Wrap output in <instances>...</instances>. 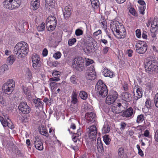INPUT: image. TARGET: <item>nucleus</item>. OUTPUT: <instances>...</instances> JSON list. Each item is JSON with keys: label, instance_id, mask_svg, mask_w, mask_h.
I'll return each mask as SVG.
<instances>
[{"label": "nucleus", "instance_id": "412c9836", "mask_svg": "<svg viewBox=\"0 0 158 158\" xmlns=\"http://www.w3.org/2000/svg\"><path fill=\"white\" fill-rule=\"evenodd\" d=\"M118 157L120 158H127V155L124 153V148L123 147L119 148L118 150Z\"/></svg>", "mask_w": 158, "mask_h": 158}, {"label": "nucleus", "instance_id": "1a4fd4ad", "mask_svg": "<svg viewBox=\"0 0 158 158\" xmlns=\"http://www.w3.org/2000/svg\"><path fill=\"white\" fill-rule=\"evenodd\" d=\"M136 51L139 54L144 53L147 49V45L144 41H139L135 45Z\"/></svg>", "mask_w": 158, "mask_h": 158}, {"label": "nucleus", "instance_id": "c756f323", "mask_svg": "<svg viewBox=\"0 0 158 158\" xmlns=\"http://www.w3.org/2000/svg\"><path fill=\"white\" fill-rule=\"evenodd\" d=\"M77 93L73 91L72 94L71 96V102L74 104H76L77 102Z\"/></svg>", "mask_w": 158, "mask_h": 158}, {"label": "nucleus", "instance_id": "e433bc0d", "mask_svg": "<svg viewBox=\"0 0 158 158\" xmlns=\"http://www.w3.org/2000/svg\"><path fill=\"white\" fill-rule=\"evenodd\" d=\"M91 2L92 6L95 9L97 8L99 4L98 0H94L91 1Z\"/></svg>", "mask_w": 158, "mask_h": 158}, {"label": "nucleus", "instance_id": "dca6fc26", "mask_svg": "<svg viewBox=\"0 0 158 158\" xmlns=\"http://www.w3.org/2000/svg\"><path fill=\"white\" fill-rule=\"evenodd\" d=\"M139 86L137 87L135 86L134 89V91L135 89H136V93L134 94V98L135 100H137L138 99L140 98L142 96V91L141 88H138Z\"/></svg>", "mask_w": 158, "mask_h": 158}, {"label": "nucleus", "instance_id": "6ab92c4d", "mask_svg": "<svg viewBox=\"0 0 158 158\" xmlns=\"http://www.w3.org/2000/svg\"><path fill=\"white\" fill-rule=\"evenodd\" d=\"M57 21L56 17L54 16H49L46 20L47 25L48 24L56 25Z\"/></svg>", "mask_w": 158, "mask_h": 158}, {"label": "nucleus", "instance_id": "69168bd1", "mask_svg": "<svg viewBox=\"0 0 158 158\" xmlns=\"http://www.w3.org/2000/svg\"><path fill=\"white\" fill-rule=\"evenodd\" d=\"M7 126L10 128L12 129L14 128V126L12 122L9 123V122L7 123Z\"/></svg>", "mask_w": 158, "mask_h": 158}, {"label": "nucleus", "instance_id": "0eeeda50", "mask_svg": "<svg viewBox=\"0 0 158 158\" xmlns=\"http://www.w3.org/2000/svg\"><path fill=\"white\" fill-rule=\"evenodd\" d=\"M84 60L81 57L75 58L73 61V67L80 71L84 69Z\"/></svg>", "mask_w": 158, "mask_h": 158}, {"label": "nucleus", "instance_id": "72a5a7b5", "mask_svg": "<svg viewBox=\"0 0 158 158\" xmlns=\"http://www.w3.org/2000/svg\"><path fill=\"white\" fill-rule=\"evenodd\" d=\"M79 96L82 99L85 100L87 97V94L85 92L82 91L80 92Z\"/></svg>", "mask_w": 158, "mask_h": 158}, {"label": "nucleus", "instance_id": "13d9d810", "mask_svg": "<svg viewBox=\"0 0 158 158\" xmlns=\"http://www.w3.org/2000/svg\"><path fill=\"white\" fill-rule=\"evenodd\" d=\"M60 72L57 71L56 70H54L53 71L52 75L53 76H57L59 77H60Z\"/></svg>", "mask_w": 158, "mask_h": 158}, {"label": "nucleus", "instance_id": "79ce46f5", "mask_svg": "<svg viewBox=\"0 0 158 158\" xmlns=\"http://www.w3.org/2000/svg\"><path fill=\"white\" fill-rule=\"evenodd\" d=\"M77 40L75 38L69 39L68 40V44L69 46H71L74 44L76 42Z\"/></svg>", "mask_w": 158, "mask_h": 158}, {"label": "nucleus", "instance_id": "c9c22d12", "mask_svg": "<svg viewBox=\"0 0 158 158\" xmlns=\"http://www.w3.org/2000/svg\"><path fill=\"white\" fill-rule=\"evenodd\" d=\"M94 48V46L93 48ZM92 46H87L86 48H84L83 50L85 53L87 54H89L92 52Z\"/></svg>", "mask_w": 158, "mask_h": 158}, {"label": "nucleus", "instance_id": "c03bdc74", "mask_svg": "<svg viewBox=\"0 0 158 158\" xmlns=\"http://www.w3.org/2000/svg\"><path fill=\"white\" fill-rule=\"evenodd\" d=\"M50 83V86L51 87V90H53L55 88L57 87L58 84L57 83L52 82Z\"/></svg>", "mask_w": 158, "mask_h": 158}, {"label": "nucleus", "instance_id": "aec40b11", "mask_svg": "<svg viewBox=\"0 0 158 158\" xmlns=\"http://www.w3.org/2000/svg\"><path fill=\"white\" fill-rule=\"evenodd\" d=\"M39 132L41 134L45 136L46 137H48L49 136V135L46 127L44 125H42L39 129Z\"/></svg>", "mask_w": 158, "mask_h": 158}, {"label": "nucleus", "instance_id": "4c0bfd02", "mask_svg": "<svg viewBox=\"0 0 158 158\" xmlns=\"http://www.w3.org/2000/svg\"><path fill=\"white\" fill-rule=\"evenodd\" d=\"M45 23H42L37 27V30L39 31H43L45 29Z\"/></svg>", "mask_w": 158, "mask_h": 158}, {"label": "nucleus", "instance_id": "20e7f679", "mask_svg": "<svg viewBox=\"0 0 158 158\" xmlns=\"http://www.w3.org/2000/svg\"><path fill=\"white\" fill-rule=\"evenodd\" d=\"M95 88L99 95L102 98L105 97L107 95L108 91L107 87L101 80L98 81Z\"/></svg>", "mask_w": 158, "mask_h": 158}, {"label": "nucleus", "instance_id": "e2e57ef3", "mask_svg": "<svg viewBox=\"0 0 158 158\" xmlns=\"http://www.w3.org/2000/svg\"><path fill=\"white\" fill-rule=\"evenodd\" d=\"M8 69V66L6 64H4L0 67V69H3L4 71L7 70Z\"/></svg>", "mask_w": 158, "mask_h": 158}, {"label": "nucleus", "instance_id": "6e6d98bb", "mask_svg": "<svg viewBox=\"0 0 158 158\" xmlns=\"http://www.w3.org/2000/svg\"><path fill=\"white\" fill-rule=\"evenodd\" d=\"M86 40L88 44H89L91 42L94 40V39L90 35H88L87 36Z\"/></svg>", "mask_w": 158, "mask_h": 158}, {"label": "nucleus", "instance_id": "6e6552de", "mask_svg": "<svg viewBox=\"0 0 158 158\" xmlns=\"http://www.w3.org/2000/svg\"><path fill=\"white\" fill-rule=\"evenodd\" d=\"M118 97L117 93L114 90H111L106 98V103L108 104H111L114 102Z\"/></svg>", "mask_w": 158, "mask_h": 158}, {"label": "nucleus", "instance_id": "3c124183", "mask_svg": "<svg viewBox=\"0 0 158 158\" xmlns=\"http://www.w3.org/2000/svg\"><path fill=\"white\" fill-rule=\"evenodd\" d=\"M0 120L3 126L4 127H6L8 122L4 120V118L2 117H0Z\"/></svg>", "mask_w": 158, "mask_h": 158}, {"label": "nucleus", "instance_id": "58836bf2", "mask_svg": "<svg viewBox=\"0 0 158 158\" xmlns=\"http://www.w3.org/2000/svg\"><path fill=\"white\" fill-rule=\"evenodd\" d=\"M87 68L86 74L90 73L91 72H95L94 69V66L93 65H91L90 67H87Z\"/></svg>", "mask_w": 158, "mask_h": 158}, {"label": "nucleus", "instance_id": "5fc2aeb1", "mask_svg": "<svg viewBox=\"0 0 158 158\" xmlns=\"http://www.w3.org/2000/svg\"><path fill=\"white\" fill-rule=\"evenodd\" d=\"M60 80L59 77V76L57 77H54L53 78H51L49 79V81H58Z\"/></svg>", "mask_w": 158, "mask_h": 158}, {"label": "nucleus", "instance_id": "4be33fe9", "mask_svg": "<svg viewBox=\"0 0 158 158\" xmlns=\"http://www.w3.org/2000/svg\"><path fill=\"white\" fill-rule=\"evenodd\" d=\"M33 102L35 104V107L36 108H39L43 106L44 103L41 101L40 98L34 99Z\"/></svg>", "mask_w": 158, "mask_h": 158}, {"label": "nucleus", "instance_id": "c85d7f7f", "mask_svg": "<svg viewBox=\"0 0 158 158\" xmlns=\"http://www.w3.org/2000/svg\"><path fill=\"white\" fill-rule=\"evenodd\" d=\"M145 117L143 114L138 115L137 117L136 122L138 123H140L143 122L145 120Z\"/></svg>", "mask_w": 158, "mask_h": 158}, {"label": "nucleus", "instance_id": "49530a36", "mask_svg": "<svg viewBox=\"0 0 158 158\" xmlns=\"http://www.w3.org/2000/svg\"><path fill=\"white\" fill-rule=\"evenodd\" d=\"M61 56V53L60 52H58L53 54V57L56 59H58Z\"/></svg>", "mask_w": 158, "mask_h": 158}, {"label": "nucleus", "instance_id": "de8ad7c7", "mask_svg": "<svg viewBox=\"0 0 158 158\" xmlns=\"http://www.w3.org/2000/svg\"><path fill=\"white\" fill-rule=\"evenodd\" d=\"M83 32L82 30L78 29L76 30L75 34L77 36H79L82 35L83 34Z\"/></svg>", "mask_w": 158, "mask_h": 158}, {"label": "nucleus", "instance_id": "f3484780", "mask_svg": "<svg viewBox=\"0 0 158 158\" xmlns=\"http://www.w3.org/2000/svg\"><path fill=\"white\" fill-rule=\"evenodd\" d=\"M31 7L33 10H36L40 7V1L38 0H32L31 3Z\"/></svg>", "mask_w": 158, "mask_h": 158}, {"label": "nucleus", "instance_id": "7c9ffc66", "mask_svg": "<svg viewBox=\"0 0 158 158\" xmlns=\"http://www.w3.org/2000/svg\"><path fill=\"white\" fill-rule=\"evenodd\" d=\"M78 81V80L75 75H73L70 78V81L73 84L77 85Z\"/></svg>", "mask_w": 158, "mask_h": 158}, {"label": "nucleus", "instance_id": "393cba45", "mask_svg": "<svg viewBox=\"0 0 158 158\" xmlns=\"http://www.w3.org/2000/svg\"><path fill=\"white\" fill-rule=\"evenodd\" d=\"M151 27L152 29H155V31L158 28V19L155 17L151 23Z\"/></svg>", "mask_w": 158, "mask_h": 158}, {"label": "nucleus", "instance_id": "423d86ee", "mask_svg": "<svg viewBox=\"0 0 158 158\" xmlns=\"http://www.w3.org/2000/svg\"><path fill=\"white\" fill-rule=\"evenodd\" d=\"M15 86V82L12 79H9L3 84L2 90L4 93L10 94L13 91Z\"/></svg>", "mask_w": 158, "mask_h": 158}, {"label": "nucleus", "instance_id": "f8f14e48", "mask_svg": "<svg viewBox=\"0 0 158 158\" xmlns=\"http://www.w3.org/2000/svg\"><path fill=\"white\" fill-rule=\"evenodd\" d=\"M32 59L33 67L35 69H39L40 65V59L39 56L36 54H35L32 56Z\"/></svg>", "mask_w": 158, "mask_h": 158}, {"label": "nucleus", "instance_id": "603ef678", "mask_svg": "<svg viewBox=\"0 0 158 158\" xmlns=\"http://www.w3.org/2000/svg\"><path fill=\"white\" fill-rule=\"evenodd\" d=\"M142 136H144L147 137L149 138L150 137V132L148 130H146L144 131L143 134L141 135Z\"/></svg>", "mask_w": 158, "mask_h": 158}, {"label": "nucleus", "instance_id": "f257e3e1", "mask_svg": "<svg viewBox=\"0 0 158 158\" xmlns=\"http://www.w3.org/2000/svg\"><path fill=\"white\" fill-rule=\"evenodd\" d=\"M29 51L28 44L25 42L21 41L18 43L15 46L13 53L15 55H18L19 59H23L27 55Z\"/></svg>", "mask_w": 158, "mask_h": 158}, {"label": "nucleus", "instance_id": "ea45409f", "mask_svg": "<svg viewBox=\"0 0 158 158\" xmlns=\"http://www.w3.org/2000/svg\"><path fill=\"white\" fill-rule=\"evenodd\" d=\"M71 14V11H65L64 13V18L66 19H67L70 16Z\"/></svg>", "mask_w": 158, "mask_h": 158}, {"label": "nucleus", "instance_id": "bb28decb", "mask_svg": "<svg viewBox=\"0 0 158 158\" xmlns=\"http://www.w3.org/2000/svg\"><path fill=\"white\" fill-rule=\"evenodd\" d=\"M102 133L106 134L108 133L110 130L109 125L107 123H105L102 129Z\"/></svg>", "mask_w": 158, "mask_h": 158}, {"label": "nucleus", "instance_id": "052dcab7", "mask_svg": "<svg viewBox=\"0 0 158 158\" xmlns=\"http://www.w3.org/2000/svg\"><path fill=\"white\" fill-rule=\"evenodd\" d=\"M129 11L130 13L133 15L135 16L136 15V13L135 10L133 8H131L129 10Z\"/></svg>", "mask_w": 158, "mask_h": 158}, {"label": "nucleus", "instance_id": "f704fd0d", "mask_svg": "<svg viewBox=\"0 0 158 158\" xmlns=\"http://www.w3.org/2000/svg\"><path fill=\"white\" fill-rule=\"evenodd\" d=\"M25 76L29 80L31 79L32 77V73L29 68H27L26 69Z\"/></svg>", "mask_w": 158, "mask_h": 158}, {"label": "nucleus", "instance_id": "473e14b6", "mask_svg": "<svg viewBox=\"0 0 158 158\" xmlns=\"http://www.w3.org/2000/svg\"><path fill=\"white\" fill-rule=\"evenodd\" d=\"M103 140L104 142L107 145L109 144L111 141V139L109 138V136L107 135H105L103 136Z\"/></svg>", "mask_w": 158, "mask_h": 158}, {"label": "nucleus", "instance_id": "774afa93", "mask_svg": "<svg viewBox=\"0 0 158 158\" xmlns=\"http://www.w3.org/2000/svg\"><path fill=\"white\" fill-rule=\"evenodd\" d=\"M154 138L155 141L158 142V129L155 132Z\"/></svg>", "mask_w": 158, "mask_h": 158}, {"label": "nucleus", "instance_id": "9d476101", "mask_svg": "<svg viewBox=\"0 0 158 158\" xmlns=\"http://www.w3.org/2000/svg\"><path fill=\"white\" fill-rule=\"evenodd\" d=\"M89 137L91 139H96L97 136V130L95 125L89 126L87 129Z\"/></svg>", "mask_w": 158, "mask_h": 158}, {"label": "nucleus", "instance_id": "4d7b16f0", "mask_svg": "<svg viewBox=\"0 0 158 158\" xmlns=\"http://www.w3.org/2000/svg\"><path fill=\"white\" fill-rule=\"evenodd\" d=\"M23 91L24 92V93L27 95H28L29 96L30 94V91L27 88H24L23 89Z\"/></svg>", "mask_w": 158, "mask_h": 158}, {"label": "nucleus", "instance_id": "864d4df0", "mask_svg": "<svg viewBox=\"0 0 158 158\" xmlns=\"http://www.w3.org/2000/svg\"><path fill=\"white\" fill-rule=\"evenodd\" d=\"M93 62L94 61L93 60L88 59L87 60H86V66H87L90 65V64H92Z\"/></svg>", "mask_w": 158, "mask_h": 158}, {"label": "nucleus", "instance_id": "2f4dec72", "mask_svg": "<svg viewBox=\"0 0 158 158\" xmlns=\"http://www.w3.org/2000/svg\"><path fill=\"white\" fill-rule=\"evenodd\" d=\"M15 60L14 56L12 55L8 57L7 59V62L8 64L10 65L13 63Z\"/></svg>", "mask_w": 158, "mask_h": 158}, {"label": "nucleus", "instance_id": "7ed1b4c3", "mask_svg": "<svg viewBox=\"0 0 158 158\" xmlns=\"http://www.w3.org/2000/svg\"><path fill=\"white\" fill-rule=\"evenodd\" d=\"M145 69L146 72L149 74L158 72L157 63L154 60L146 62L145 64Z\"/></svg>", "mask_w": 158, "mask_h": 158}, {"label": "nucleus", "instance_id": "39448f33", "mask_svg": "<svg viewBox=\"0 0 158 158\" xmlns=\"http://www.w3.org/2000/svg\"><path fill=\"white\" fill-rule=\"evenodd\" d=\"M21 0H6L3 3L4 7L10 10L18 8L20 6Z\"/></svg>", "mask_w": 158, "mask_h": 158}, {"label": "nucleus", "instance_id": "a211bd4d", "mask_svg": "<svg viewBox=\"0 0 158 158\" xmlns=\"http://www.w3.org/2000/svg\"><path fill=\"white\" fill-rule=\"evenodd\" d=\"M121 96L122 99L126 102H129L131 100V95L128 92L123 93Z\"/></svg>", "mask_w": 158, "mask_h": 158}, {"label": "nucleus", "instance_id": "0e129e2a", "mask_svg": "<svg viewBox=\"0 0 158 158\" xmlns=\"http://www.w3.org/2000/svg\"><path fill=\"white\" fill-rule=\"evenodd\" d=\"M133 51L131 49H129L127 50V54L129 57H131L132 56V53H133Z\"/></svg>", "mask_w": 158, "mask_h": 158}, {"label": "nucleus", "instance_id": "4468645a", "mask_svg": "<svg viewBox=\"0 0 158 158\" xmlns=\"http://www.w3.org/2000/svg\"><path fill=\"white\" fill-rule=\"evenodd\" d=\"M135 112L132 107H129L123 112V117H129L133 115Z\"/></svg>", "mask_w": 158, "mask_h": 158}, {"label": "nucleus", "instance_id": "5701e85b", "mask_svg": "<svg viewBox=\"0 0 158 158\" xmlns=\"http://www.w3.org/2000/svg\"><path fill=\"white\" fill-rule=\"evenodd\" d=\"M102 73L105 77H109L112 78L113 76V73L106 68H104Z\"/></svg>", "mask_w": 158, "mask_h": 158}, {"label": "nucleus", "instance_id": "8fccbe9b", "mask_svg": "<svg viewBox=\"0 0 158 158\" xmlns=\"http://www.w3.org/2000/svg\"><path fill=\"white\" fill-rule=\"evenodd\" d=\"M48 25L49 27L47 28V30L49 31H52L55 29L56 25L48 24Z\"/></svg>", "mask_w": 158, "mask_h": 158}, {"label": "nucleus", "instance_id": "37998d69", "mask_svg": "<svg viewBox=\"0 0 158 158\" xmlns=\"http://www.w3.org/2000/svg\"><path fill=\"white\" fill-rule=\"evenodd\" d=\"M154 101L155 106L156 107L158 108V93L155 95Z\"/></svg>", "mask_w": 158, "mask_h": 158}, {"label": "nucleus", "instance_id": "09e8293b", "mask_svg": "<svg viewBox=\"0 0 158 158\" xmlns=\"http://www.w3.org/2000/svg\"><path fill=\"white\" fill-rule=\"evenodd\" d=\"M46 6L47 5L50 6L52 5V3H54L55 2V0H45Z\"/></svg>", "mask_w": 158, "mask_h": 158}, {"label": "nucleus", "instance_id": "338daca9", "mask_svg": "<svg viewBox=\"0 0 158 158\" xmlns=\"http://www.w3.org/2000/svg\"><path fill=\"white\" fill-rule=\"evenodd\" d=\"M102 33V31L100 30H98L97 31L94 32L93 34V36H97L98 35L101 34Z\"/></svg>", "mask_w": 158, "mask_h": 158}, {"label": "nucleus", "instance_id": "a18cd8bd", "mask_svg": "<svg viewBox=\"0 0 158 158\" xmlns=\"http://www.w3.org/2000/svg\"><path fill=\"white\" fill-rule=\"evenodd\" d=\"M146 7L145 6H139V11L140 13L142 15L144 14V11Z\"/></svg>", "mask_w": 158, "mask_h": 158}, {"label": "nucleus", "instance_id": "bf43d9fd", "mask_svg": "<svg viewBox=\"0 0 158 158\" xmlns=\"http://www.w3.org/2000/svg\"><path fill=\"white\" fill-rule=\"evenodd\" d=\"M136 35L138 38H140L141 36V32L140 30L139 29H138L136 30Z\"/></svg>", "mask_w": 158, "mask_h": 158}, {"label": "nucleus", "instance_id": "a878e982", "mask_svg": "<svg viewBox=\"0 0 158 158\" xmlns=\"http://www.w3.org/2000/svg\"><path fill=\"white\" fill-rule=\"evenodd\" d=\"M111 110L114 113L117 114L121 113L123 111V109L115 106H114L112 107Z\"/></svg>", "mask_w": 158, "mask_h": 158}, {"label": "nucleus", "instance_id": "b1692460", "mask_svg": "<svg viewBox=\"0 0 158 158\" xmlns=\"http://www.w3.org/2000/svg\"><path fill=\"white\" fill-rule=\"evenodd\" d=\"M97 148L98 151L100 153H102L103 151V144L101 139H99L98 138L97 143Z\"/></svg>", "mask_w": 158, "mask_h": 158}, {"label": "nucleus", "instance_id": "9b49d317", "mask_svg": "<svg viewBox=\"0 0 158 158\" xmlns=\"http://www.w3.org/2000/svg\"><path fill=\"white\" fill-rule=\"evenodd\" d=\"M18 108L19 110L23 114H24L29 113L31 110V108L27 105L26 102L20 103L19 105Z\"/></svg>", "mask_w": 158, "mask_h": 158}, {"label": "nucleus", "instance_id": "f03ea898", "mask_svg": "<svg viewBox=\"0 0 158 158\" xmlns=\"http://www.w3.org/2000/svg\"><path fill=\"white\" fill-rule=\"evenodd\" d=\"M110 28L114 36L123 39L126 36V30L123 25H121L118 21H114L110 24Z\"/></svg>", "mask_w": 158, "mask_h": 158}, {"label": "nucleus", "instance_id": "a19ab883", "mask_svg": "<svg viewBox=\"0 0 158 158\" xmlns=\"http://www.w3.org/2000/svg\"><path fill=\"white\" fill-rule=\"evenodd\" d=\"M145 104L146 106L148 108H149L151 107H152L153 105L152 103V102H151L150 99H147L145 102Z\"/></svg>", "mask_w": 158, "mask_h": 158}, {"label": "nucleus", "instance_id": "2eb2a0df", "mask_svg": "<svg viewBox=\"0 0 158 158\" xmlns=\"http://www.w3.org/2000/svg\"><path fill=\"white\" fill-rule=\"evenodd\" d=\"M34 142L35 148L41 151L43 149V144L41 139L39 138H35Z\"/></svg>", "mask_w": 158, "mask_h": 158}, {"label": "nucleus", "instance_id": "ddd939ff", "mask_svg": "<svg viewBox=\"0 0 158 158\" xmlns=\"http://www.w3.org/2000/svg\"><path fill=\"white\" fill-rule=\"evenodd\" d=\"M96 114L93 112H88L85 115V117L88 123H94L96 119Z\"/></svg>", "mask_w": 158, "mask_h": 158}, {"label": "nucleus", "instance_id": "680f3d73", "mask_svg": "<svg viewBox=\"0 0 158 158\" xmlns=\"http://www.w3.org/2000/svg\"><path fill=\"white\" fill-rule=\"evenodd\" d=\"M120 126V129L121 130H123L125 129V127H126L127 124L124 122H122L121 123Z\"/></svg>", "mask_w": 158, "mask_h": 158}, {"label": "nucleus", "instance_id": "cd10ccee", "mask_svg": "<svg viewBox=\"0 0 158 158\" xmlns=\"http://www.w3.org/2000/svg\"><path fill=\"white\" fill-rule=\"evenodd\" d=\"M86 77L87 79L90 80H94L96 78V74L95 72H91L90 73L86 74Z\"/></svg>", "mask_w": 158, "mask_h": 158}]
</instances>
